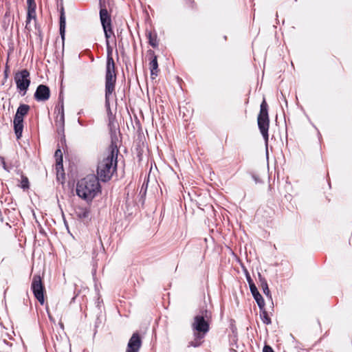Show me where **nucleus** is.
Here are the masks:
<instances>
[{
  "label": "nucleus",
  "mask_w": 352,
  "mask_h": 352,
  "mask_svg": "<svg viewBox=\"0 0 352 352\" xmlns=\"http://www.w3.org/2000/svg\"><path fill=\"white\" fill-rule=\"evenodd\" d=\"M100 189L98 179L94 175H89L77 183L76 194L81 199L89 202L100 192Z\"/></svg>",
  "instance_id": "obj_2"
},
{
  "label": "nucleus",
  "mask_w": 352,
  "mask_h": 352,
  "mask_svg": "<svg viewBox=\"0 0 352 352\" xmlns=\"http://www.w3.org/2000/svg\"><path fill=\"white\" fill-rule=\"evenodd\" d=\"M60 25L65 26V17L64 16V13L62 12L60 17Z\"/></svg>",
  "instance_id": "obj_24"
},
{
  "label": "nucleus",
  "mask_w": 352,
  "mask_h": 352,
  "mask_svg": "<svg viewBox=\"0 0 352 352\" xmlns=\"http://www.w3.org/2000/svg\"><path fill=\"white\" fill-rule=\"evenodd\" d=\"M267 104L265 100L263 101V102L261 104V109L260 110H267Z\"/></svg>",
  "instance_id": "obj_28"
},
{
  "label": "nucleus",
  "mask_w": 352,
  "mask_h": 352,
  "mask_svg": "<svg viewBox=\"0 0 352 352\" xmlns=\"http://www.w3.org/2000/svg\"><path fill=\"white\" fill-rule=\"evenodd\" d=\"M267 112L268 111H260L257 118L258 126L265 140L266 146H267L268 144V130L270 127V118Z\"/></svg>",
  "instance_id": "obj_5"
},
{
  "label": "nucleus",
  "mask_w": 352,
  "mask_h": 352,
  "mask_svg": "<svg viewBox=\"0 0 352 352\" xmlns=\"http://www.w3.org/2000/svg\"><path fill=\"white\" fill-rule=\"evenodd\" d=\"M56 124L59 127H63L65 122L64 111H57L55 120Z\"/></svg>",
  "instance_id": "obj_17"
},
{
  "label": "nucleus",
  "mask_w": 352,
  "mask_h": 352,
  "mask_svg": "<svg viewBox=\"0 0 352 352\" xmlns=\"http://www.w3.org/2000/svg\"><path fill=\"white\" fill-rule=\"evenodd\" d=\"M99 5L100 20L111 18L110 14L107 10L106 0H99Z\"/></svg>",
  "instance_id": "obj_13"
},
{
  "label": "nucleus",
  "mask_w": 352,
  "mask_h": 352,
  "mask_svg": "<svg viewBox=\"0 0 352 352\" xmlns=\"http://www.w3.org/2000/svg\"><path fill=\"white\" fill-rule=\"evenodd\" d=\"M258 276L260 278V281L261 283V287L263 290L264 294L267 296H270V292L268 288L267 281L261 277V274H259Z\"/></svg>",
  "instance_id": "obj_20"
},
{
  "label": "nucleus",
  "mask_w": 352,
  "mask_h": 352,
  "mask_svg": "<svg viewBox=\"0 0 352 352\" xmlns=\"http://www.w3.org/2000/svg\"><path fill=\"white\" fill-rule=\"evenodd\" d=\"M110 113H109V117L112 116V111H109Z\"/></svg>",
  "instance_id": "obj_29"
},
{
  "label": "nucleus",
  "mask_w": 352,
  "mask_h": 352,
  "mask_svg": "<svg viewBox=\"0 0 352 352\" xmlns=\"http://www.w3.org/2000/svg\"><path fill=\"white\" fill-rule=\"evenodd\" d=\"M250 288L251 293L256 301L260 309H263V308L265 307V301L262 296L258 292L257 288L254 284H250Z\"/></svg>",
  "instance_id": "obj_12"
},
{
  "label": "nucleus",
  "mask_w": 352,
  "mask_h": 352,
  "mask_svg": "<svg viewBox=\"0 0 352 352\" xmlns=\"http://www.w3.org/2000/svg\"><path fill=\"white\" fill-rule=\"evenodd\" d=\"M102 28L104 30V35L106 37V44L107 47H109V39L111 37V34H113V32L111 30V18L102 19L100 20Z\"/></svg>",
  "instance_id": "obj_10"
},
{
  "label": "nucleus",
  "mask_w": 352,
  "mask_h": 352,
  "mask_svg": "<svg viewBox=\"0 0 352 352\" xmlns=\"http://www.w3.org/2000/svg\"><path fill=\"white\" fill-rule=\"evenodd\" d=\"M118 139L116 132L111 136V144L100 158L97 166V175L98 180L102 182L109 181L117 168V157L118 153Z\"/></svg>",
  "instance_id": "obj_1"
},
{
  "label": "nucleus",
  "mask_w": 352,
  "mask_h": 352,
  "mask_svg": "<svg viewBox=\"0 0 352 352\" xmlns=\"http://www.w3.org/2000/svg\"><path fill=\"white\" fill-rule=\"evenodd\" d=\"M200 340L201 339H197L196 337H195V340L190 342L188 344V346L197 347V346H200L201 343L200 342Z\"/></svg>",
  "instance_id": "obj_23"
},
{
  "label": "nucleus",
  "mask_w": 352,
  "mask_h": 352,
  "mask_svg": "<svg viewBox=\"0 0 352 352\" xmlns=\"http://www.w3.org/2000/svg\"><path fill=\"white\" fill-rule=\"evenodd\" d=\"M49 318H50V320H52V317H51V316L50 314H49Z\"/></svg>",
  "instance_id": "obj_30"
},
{
  "label": "nucleus",
  "mask_w": 352,
  "mask_h": 352,
  "mask_svg": "<svg viewBox=\"0 0 352 352\" xmlns=\"http://www.w3.org/2000/svg\"><path fill=\"white\" fill-rule=\"evenodd\" d=\"M76 214L80 219H85L89 217V211L87 208L78 207L76 208Z\"/></svg>",
  "instance_id": "obj_16"
},
{
  "label": "nucleus",
  "mask_w": 352,
  "mask_h": 352,
  "mask_svg": "<svg viewBox=\"0 0 352 352\" xmlns=\"http://www.w3.org/2000/svg\"><path fill=\"white\" fill-rule=\"evenodd\" d=\"M65 29V26L60 25V33L61 34L63 39L64 38Z\"/></svg>",
  "instance_id": "obj_27"
},
{
  "label": "nucleus",
  "mask_w": 352,
  "mask_h": 352,
  "mask_svg": "<svg viewBox=\"0 0 352 352\" xmlns=\"http://www.w3.org/2000/svg\"><path fill=\"white\" fill-rule=\"evenodd\" d=\"M14 81L17 88L20 91H23L25 94L30 84V73L26 69L16 72L14 75Z\"/></svg>",
  "instance_id": "obj_6"
},
{
  "label": "nucleus",
  "mask_w": 352,
  "mask_h": 352,
  "mask_svg": "<svg viewBox=\"0 0 352 352\" xmlns=\"http://www.w3.org/2000/svg\"><path fill=\"white\" fill-rule=\"evenodd\" d=\"M34 96L38 100H46L50 97V89L47 86L40 85L37 87Z\"/></svg>",
  "instance_id": "obj_11"
},
{
  "label": "nucleus",
  "mask_w": 352,
  "mask_h": 352,
  "mask_svg": "<svg viewBox=\"0 0 352 352\" xmlns=\"http://www.w3.org/2000/svg\"><path fill=\"white\" fill-rule=\"evenodd\" d=\"M54 157L56 161V169L58 171L59 169H63V153L60 149H57L55 152Z\"/></svg>",
  "instance_id": "obj_15"
},
{
  "label": "nucleus",
  "mask_w": 352,
  "mask_h": 352,
  "mask_svg": "<svg viewBox=\"0 0 352 352\" xmlns=\"http://www.w3.org/2000/svg\"><path fill=\"white\" fill-rule=\"evenodd\" d=\"M260 316L263 323L266 324H269L271 323V319L269 317L267 312L265 310L264 307L263 308V309H261Z\"/></svg>",
  "instance_id": "obj_19"
},
{
  "label": "nucleus",
  "mask_w": 352,
  "mask_h": 352,
  "mask_svg": "<svg viewBox=\"0 0 352 352\" xmlns=\"http://www.w3.org/2000/svg\"><path fill=\"white\" fill-rule=\"evenodd\" d=\"M21 186L23 189L29 188V182H28V179L27 177H22Z\"/></svg>",
  "instance_id": "obj_22"
},
{
  "label": "nucleus",
  "mask_w": 352,
  "mask_h": 352,
  "mask_svg": "<svg viewBox=\"0 0 352 352\" xmlns=\"http://www.w3.org/2000/svg\"><path fill=\"white\" fill-rule=\"evenodd\" d=\"M106 82H105V100L106 107L110 109L109 99L115 89V83L116 76L115 74V65L113 60L111 57L108 58L107 63V72H106Z\"/></svg>",
  "instance_id": "obj_4"
},
{
  "label": "nucleus",
  "mask_w": 352,
  "mask_h": 352,
  "mask_svg": "<svg viewBox=\"0 0 352 352\" xmlns=\"http://www.w3.org/2000/svg\"><path fill=\"white\" fill-rule=\"evenodd\" d=\"M32 19H35V10L34 8L29 9V10H28V17H27V21H26V25H25V28L27 29L31 28V20Z\"/></svg>",
  "instance_id": "obj_18"
},
{
  "label": "nucleus",
  "mask_w": 352,
  "mask_h": 352,
  "mask_svg": "<svg viewBox=\"0 0 352 352\" xmlns=\"http://www.w3.org/2000/svg\"><path fill=\"white\" fill-rule=\"evenodd\" d=\"M210 318L211 313L206 309H201L195 316L192 327L194 331V336L197 339H202L209 331Z\"/></svg>",
  "instance_id": "obj_3"
},
{
  "label": "nucleus",
  "mask_w": 352,
  "mask_h": 352,
  "mask_svg": "<svg viewBox=\"0 0 352 352\" xmlns=\"http://www.w3.org/2000/svg\"><path fill=\"white\" fill-rule=\"evenodd\" d=\"M32 289L35 298L41 305H43L45 302L43 296L44 287L40 276H34L32 283Z\"/></svg>",
  "instance_id": "obj_7"
},
{
  "label": "nucleus",
  "mask_w": 352,
  "mask_h": 352,
  "mask_svg": "<svg viewBox=\"0 0 352 352\" xmlns=\"http://www.w3.org/2000/svg\"><path fill=\"white\" fill-rule=\"evenodd\" d=\"M28 111H16L13 120L14 130L19 140L22 136L23 129V119Z\"/></svg>",
  "instance_id": "obj_8"
},
{
  "label": "nucleus",
  "mask_w": 352,
  "mask_h": 352,
  "mask_svg": "<svg viewBox=\"0 0 352 352\" xmlns=\"http://www.w3.org/2000/svg\"><path fill=\"white\" fill-rule=\"evenodd\" d=\"M148 39H149V43L151 44V45H152L154 47L157 46V43L156 41L155 36H153V34L151 33H149L148 34Z\"/></svg>",
  "instance_id": "obj_21"
},
{
  "label": "nucleus",
  "mask_w": 352,
  "mask_h": 352,
  "mask_svg": "<svg viewBox=\"0 0 352 352\" xmlns=\"http://www.w3.org/2000/svg\"><path fill=\"white\" fill-rule=\"evenodd\" d=\"M142 346V340L138 333H134L127 344L126 352H139Z\"/></svg>",
  "instance_id": "obj_9"
},
{
  "label": "nucleus",
  "mask_w": 352,
  "mask_h": 352,
  "mask_svg": "<svg viewBox=\"0 0 352 352\" xmlns=\"http://www.w3.org/2000/svg\"><path fill=\"white\" fill-rule=\"evenodd\" d=\"M29 109V107L28 105H25V104H22V105H20L17 110H21V111H23V110H28Z\"/></svg>",
  "instance_id": "obj_26"
},
{
  "label": "nucleus",
  "mask_w": 352,
  "mask_h": 352,
  "mask_svg": "<svg viewBox=\"0 0 352 352\" xmlns=\"http://www.w3.org/2000/svg\"><path fill=\"white\" fill-rule=\"evenodd\" d=\"M149 65L151 76H156L158 72V63L157 60V57L155 56L153 57V59L151 60Z\"/></svg>",
  "instance_id": "obj_14"
},
{
  "label": "nucleus",
  "mask_w": 352,
  "mask_h": 352,
  "mask_svg": "<svg viewBox=\"0 0 352 352\" xmlns=\"http://www.w3.org/2000/svg\"><path fill=\"white\" fill-rule=\"evenodd\" d=\"M263 352H274V351H273V349H272V347H270V346H268V345H265V346L263 347Z\"/></svg>",
  "instance_id": "obj_25"
}]
</instances>
